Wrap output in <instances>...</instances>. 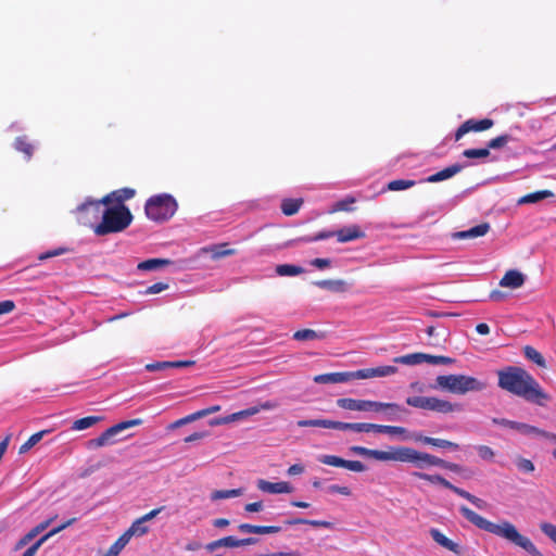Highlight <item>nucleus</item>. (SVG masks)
Instances as JSON below:
<instances>
[{
	"label": "nucleus",
	"instance_id": "13d9d810",
	"mask_svg": "<svg viewBox=\"0 0 556 556\" xmlns=\"http://www.w3.org/2000/svg\"><path fill=\"white\" fill-rule=\"evenodd\" d=\"M70 251L71 250L68 248L60 247V248H56V249H53V250H50V251H47L45 253L39 254L38 260L39 261H46L48 258L65 254V253H67Z\"/></svg>",
	"mask_w": 556,
	"mask_h": 556
},
{
	"label": "nucleus",
	"instance_id": "f03ea898",
	"mask_svg": "<svg viewBox=\"0 0 556 556\" xmlns=\"http://www.w3.org/2000/svg\"><path fill=\"white\" fill-rule=\"evenodd\" d=\"M459 511L477 528L511 542L516 546L525 549L531 556H544L529 538L518 532L517 528L511 522L503 521L498 525L494 523L464 505L459 507Z\"/></svg>",
	"mask_w": 556,
	"mask_h": 556
},
{
	"label": "nucleus",
	"instance_id": "680f3d73",
	"mask_svg": "<svg viewBox=\"0 0 556 556\" xmlns=\"http://www.w3.org/2000/svg\"><path fill=\"white\" fill-rule=\"evenodd\" d=\"M541 531L556 543V526L549 522H542L540 525Z\"/></svg>",
	"mask_w": 556,
	"mask_h": 556
},
{
	"label": "nucleus",
	"instance_id": "9d476101",
	"mask_svg": "<svg viewBox=\"0 0 556 556\" xmlns=\"http://www.w3.org/2000/svg\"><path fill=\"white\" fill-rule=\"evenodd\" d=\"M492 422L495 425H500V426H503L506 428L514 429V430L520 432L521 434H525L528 437H541L551 442L556 443V434L555 433L542 430L538 427H534V426H531L528 424L513 421V420H508L505 418H493Z\"/></svg>",
	"mask_w": 556,
	"mask_h": 556
},
{
	"label": "nucleus",
	"instance_id": "603ef678",
	"mask_svg": "<svg viewBox=\"0 0 556 556\" xmlns=\"http://www.w3.org/2000/svg\"><path fill=\"white\" fill-rule=\"evenodd\" d=\"M463 155L467 159H483L490 155V151L486 147L481 149H467L463 152Z\"/></svg>",
	"mask_w": 556,
	"mask_h": 556
},
{
	"label": "nucleus",
	"instance_id": "e2e57ef3",
	"mask_svg": "<svg viewBox=\"0 0 556 556\" xmlns=\"http://www.w3.org/2000/svg\"><path fill=\"white\" fill-rule=\"evenodd\" d=\"M198 419H200V418H199V416H198L197 412H194V413H192V414H190V415H187V416H185V417H182V418H180V419H178V420L174 421V422L169 426V428H172V429H174V428H178V427H181V426L187 425V424H189V422L195 421V420H198Z\"/></svg>",
	"mask_w": 556,
	"mask_h": 556
},
{
	"label": "nucleus",
	"instance_id": "6e6552de",
	"mask_svg": "<svg viewBox=\"0 0 556 556\" xmlns=\"http://www.w3.org/2000/svg\"><path fill=\"white\" fill-rule=\"evenodd\" d=\"M406 404L416 408L441 414H448L462 409L459 404H453L446 400H441L434 396H409L406 399Z\"/></svg>",
	"mask_w": 556,
	"mask_h": 556
},
{
	"label": "nucleus",
	"instance_id": "5fc2aeb1",
	"mask_svg": "<svg viewBox=\"0 0 556 556\" xmlns=\"http://www.w3.org/2000/svg\"><path fill=\"white\" fill-rule=\"evenodd\" d=\"M332 237H337V231L323 230V231L317 232L313 237L302 238L301 241H303V242H314V241L326 240V239H329V238H332Z\"/></svg>",
	"mask_w": 556,
	"mask_h": 556
},
{
	"label": "nucleus",
	"instance_id": "2eb2a0df",
	"mask_svg": "<svg viewBox=\"0 0 556 556\" xmlns=\"http://www.w3.org/2000/svg\"><path fill=\"white\" fill-rule=\"evenodd\" d=\"M397 367L393 365H383L375 368H364L356 370L357 379H370L376 377L392 376L397 372Z\"/></svg>",
	"mask_w": 556,
	"mask_h": 556
},
{
	"label": "nucleus",
	"instance_id": "79ce46f5",
	"mask_svg": "<svg viewBox=\"0 0 556 556\" xmlns=\"http://www.w3.org/2000/svg\"><path fill=\"white\" fill-rule=\"evenodd\" d=\"M324 333H319L313 329H302L293 333V339L296 341H311L323 339Z\"/></svg>",
	"mask_w": 556,
	"mask_h": 556
},
{
	"label": "nucleus",
	"instance_id": "49530a36",
	"mask_svg": "<svg viewBox=\"0 0 556 556\" xmlns=\"http://www.w3.org/2000/svg\"><path fill=\"white\" fill-rule=\"evenodd\" d=\"M49 431L48 430H42V431H39V432H36L34 434H31L28 440L23 443L21 446H20V454H24L26 452H28L33 446H35L42 438L46 433H48Z\"/></svg>",
	"mask_w": 556,
	"mask_h": 556
},
{
	"label": "nucleus",
	"instance_id": "39448f33",
	"mask_svg": "<svg viewBox=\"0 0 556 556\" xmlns=\"http://www.w3.org/2000/svg\"><path fill=\"white\" fill-rule=\"evenodd\" d=\"M437 387L454 394L478 392L486 388V383L475 377L465 375H441L435 379Z\"/></svg>",
	"mask_w": 556,
	"mask_h": 556
},
{
	"label": "nucleus",
	"instance_id": "7c9ffc66",
	"mask_svg": "<svg viewBox=\"0 0 556 556\" xmlns=\"http://www.w3.org/2000/svg\"><path fill=\"white\" fill-rule=\"evenodd\" d=\"M426 359V353H412L393 358L394 364H402L407 366H414L424 363Z\"/></svg>",
	"mask_w": 556,
	"mask_h": 556
},
{
	"label": "nucleus",
	"instance_id": "c85d7f7f",
	"mask_svg": "<svg viewBox=\"0 0 556 556\" xmlns=\"http://www.w3.org/2000/svg\"><path fill=\"white\" fill-rule=\"evenodd\" d=\"M113 201H115V200H114V195L111 192V193L106 194L105 197H103L101 200L86 201L85 203L79 205L77 210L79 212H85V211L92 208L96 212V214L98 215L101 211V205H109Z\"/></svg>",
	"mask_w": 556,
	"mask_h": 556
},
{
	"label": "nucleus",
	"instance_id": "423d86ee",
	"mask_svg": "<svg viewBox=\"0 0 556 556\" xmlns=\"http://www.w3.org/2000/svg\"><path fill=\"white\" fill-rule=\"evenodd\" d=\"M394 462L413 463L416 467L424 469L427 467H440L442 458L434 455L416 451L412 447L399 446L394 447Z\"/></svg>",
	"mask_w": 556,
	"mask_h": 556
},
{
	"label": "nucleus",
	"instance_id": "4468645a",
	"mask_svg": "<svg viewBox=\"0 0 556 556\" xmlns=\"http://www.w3.org/2000/svg\"><path fill=\"white\" fill-rule=\"evenodd\" d=\"M350 451L353 454L374 458V459L380 460V462L393 460V456H394V447H391L389 451H379V450L367 448V447L359 446V445H354V446L350 447Z\"/></svg>",
	"mask_w": 556,
	"mask_h": 556
},
{
	"label": "nucleus",
	"instance_id": "b1692460",
	"mask_svg": "<svg viewBox=\"0 0 556 556\" xmlns=\"http://www.w3.org/2000/svg\"><path fill=\"white\" fill-rule=\"evenodd\" d=\"M314 285L320 289L342 293L348 291L349 285L343 279H324L315 281Z\"/></svg>",
	"mask_w": 556,
	"mask_h": 556
},
{
	"label": "nucleus",
	"instance_id": "2f4dec72",
	"mask_svg": "<svg viewBox=\"0 0 556 556\" xmlns=\"http://www.w3.org/2000/svg\"><path fill=\"white\" fill-rule=\"evenodd\" d=\"M222 540H223L224 547H229V548L240 547V546H245V545H254L258 542V539L253 538V536L245 538V539H237L235 536L229 535V536L222 538Z\"/></svg>",
	"mask_w": 556,
	"mask_h": 556
},
{
	"label": "nucleus",
	"instance_id": "de8ad7c7",
	"mask_svg": "<svg viewBox=\"0 0 556 556\" xmlns=\"http://www.w3.org/2000/svg\"><path fill=\"white\" fill-rule=\"evenodd\" d=\"M242 494V489L216 490L211 494L213 501L237 497Z\"/></svg>",
	"mask_w": 556,
	"mask_h": 556
},
{
	"label": "nucleus",
	"instance_id": "4c0bfd02",
	"mask_svg": "<svg viewBox=\"0 0 556 556\" xmlns=\"http://www.w3.org/2000/svg\"><path fill=\"white\" fill-rule=\"evenodd\" d=\"M336 421L329 419H303L298 421V427H321L327 429H334Z\"/></svg>",
	"mask_w": 556,
	"mask_h": 556
},
{
	"label": "nucleus",
	"instance_id": "cd10ccee",
	"mask_svg": "<svg viewBox=\"0 0 556 556\" xmlns=\"http://www.w3.org/2000/svg\"><path fill=\"white\" fill-rule=\"evenodd\" d=\"M464 168L463 165L460 164H453L448 167H445L443 168L442 170L433 174V175H430L428 178H427V181L428 182H439V181H443L445 179H448L453 176H455L456 174H458L459 172H462V169Z\"/></svg>",
	"mask_w": 556,
	"mask_h": 556
},
{
	"label": "nucleus",
	"instance_id": "dca6fc26",
	"mask_svg": "<svg viewBox=\"0 0 556 556\" xmlns=\"http://www.w3.org/2000/svg\"><path fill=\"white\" fill-rule=\"evenodd\" d=\"M356 371L330 372L317 375L314 377L316 383H342L352 379H357Z\"/></svg>",
	"mask_w": 556,
	"mask_h": 556
},
{
	"label": "nucleus",
	"instance_id": "393cba45",
	"mask_svg": "<svg viewBox=\"0 0 556 556\" xmlns=\"http://www.w3.org/2000/svg\"><path fill=\"white\" fill-rule=\"evenodd\" d=\"M202 251L205 253H210L211 258L214 261L220 260L223 257L231 256L237 253V251L235 249L228 248V243L213 244L207 248H203Z\"/></svg>",
	"mask_w": 556,
	"mask_h": 556
},
{
	"label": "nucleus",
	"instance_id": "ea45409f",
	"mask_svg": "<svg viewBox=\"0 0 556 556\" xmlns=\"http://www.w3.org/2000/svg\"><path fill=\"white\" fill-rule=\"evenodd\" d=\"M523 355L526 356V358L533 362L539 367H542V368L546 367V362H545L543 355L539 351H536L533 346L526 345L523 348Z\"/></svg>",
	"mask_w": 556,
	"mask_h": 556
},
{
	"label": "nucleus",
	"instance_id": "864d4df0",
	"mask_svg": "<svg viewBox=\"0 0 556 556\" xmlns=\"http://www.w3.org/2000/svg\"><path fill=\"white\" fill-rule=\"evenodd\" d=\"M510 139H511V137L509 135H501L498 137L491 139L488 142L486 148L489 150L490 149H501L504 146H506L510 141Z\"/></svg>",
	"mask_w": 556,
	"mask_h": 556
},
{
	"label": "nucleus",
	"instance_id": "a18cd8bd",
	"mask_svg": "<svg viewBox=\"0 0 556 556\" xmlns=\"http://www.w3.org/2000/svg\"><path fill=\"white\" fill-rule=\"evenodd\" d=\"M135 189L122 188L112 192L116 205H125L124 202L135 197Z\"/></svg>",
	"mask_w": 556,
	"mask_h": 556
},
{
	"label": "nucleus",
	"instance_id": "c756f323",
	"mask_svg": "<svg viewBox=\"0 0 556 556\" xmlns=\"http://www.w3.org/2000/svg\"><path fill=\"white\" fill-rule=\"evenodd\" d=\"M383 405H390L389 407H383L382 412H387V419L391 421L402 420L403 415L409 413L408 409L396 403H383Z\"/></svg>",
	"mask_w": 556,
	"mask_h": 556
},
{
	"label": "nucleus",
	"instance_id": "3c124183",
	"mask_svg": "<svg viewBox=\"0 0 556 556\" xmlns=\"http://www.w3.org/2000/svg\"><path fill=\"white\" fill-rule=\"evenodd\" d=\"M515 464L519 471H522L526 473L533 472L535 469L534 464L530 459L521 457V456H518L516 458Z\"/></svg>",
	"mask_w": 556,
	"mask_h": 556
},
{
	"label": "nucleus",
	"instance_id": "c9c22d12",
	"mask_svg": "<svg viewBox=\"0 0 556 556\" xmlns=\"http://www.w3.org/2000/svg\"><path fill=\"white\" fill-rule=\"evenodd\" d=\"M101 420H103L102 416H87V417L75 420L72 425V430H75V431L85 430V429H88V428L94 426L96 424H98Z\"/></svg>",
	"mask_w": 556,
	"mask_h": 556
},
{
	"label": "nucleus",
	"instance_id": "f8f14e48",
	"mask_svg": "<svg viewBox=\"0 0 556 556\" xmlns=\"http://www.w3.org/2000/svg\"><path fill=\"white\" fill-rule=\"evenodd\" d=\"M276 407H277V404L275 402L266 401V402L260 404L258 406H252L247 409L233 413L226 417L215 418L210 421V425L211 426L225 425V424H228L231 421L240 420V419L249 417V416H253V415L260 413L261 410H270Z\"/></svg>",
	"mask_w": 556,
	"mask_h": 556
},
{
	"label": "nucleus",
	"instance_id": "6e6d98bb",
	"mask_svg": "<svg viewBox=\"0 0 556 556\" xmlns=\"http://www.w3.org/2000/svg\"><path fill=\"white\" fill-rule=\"evenodd\" d=\"M425 362L432 364V365H439V364L448 365V364L454 363L455 359L447 357V356H442V355L426 354Z\"/></svg>",
	"mask_w": 556,
	"mask_h": 556
},
{
	"label": "nucleus",
	"instance_id": "f257e3e1",
	"mask_svg": "<svg viewBox=\"0 0 556 556\" xmlns=\"http://www.w3.org/2000/svg\"><path fill=\"white\" fill-rule=\"evenodd\" d=\"M498 387L527 402L543 406L551 400L535 378L518 366H507L497 371Z\"/></svg>",
	"mask_w": 556,
	"mask_h": 556
},
{
	"label": "nucleus",
	"instance_id": "7ed1b4c3",
	"mask_svg": "<svg viewBox=\"0 0 556 556\" xmlns=\"http://www.w3.org/2000/svg\"><path fill=\"white\" fill-rule=\"evenodd\" d=\"M132 219V214L126 205L110 206L102 212V219L93 227V232L97 236L122 232Z\"/></svg>",
	"mask_w": 556,
	"mask_h": 556
},
{
	"label": "nucleus",
	"instance_id": "0eeeda50",
	"mask_svg": "<svg viewBox=\"0 0 556 556\" xmlns=\"http://www.w3.org/2000/svg\"><path fill=\"white\" fill-rule=\"evenodd\" d=\"M412 476L417 479L426 480L433 484H440L443 488L451 490L458 496L469 501L471 504H473L479 509H485L488 507V503L484 500L477 497L476 495L467 492L466 490L452 484L448 480H446L444 477H442L440 475H429V473L421 472V471H413Z\"/></svg>",
	"mask_w": 556,
	"mask_h": 556
},
{
	"label": "nucleus",
	"instance_id": "0e129e2a",
	"mask_svg": "<svg viewBox=\"0 0 556 556\" xmlns=\"http://www.w3.org/2000/svg\"><path fill=\"white\" fill-rule=\"evenodd\" d=\"M343 468L354 472H363L366 470V466L359 460H346L344 462Z\"/></svg>",
	"mask_w": 556,
	"mask_h": 556
},
{
	"label": "nucleus",
	"instance_id": "6ab92c4d",
	"mask_svg": "<svg viewBox=\"0 0 556 556\" xmlns=\"http://www.w3.org/2000/svg\"><path fill=\"white\" fill-rule=\"evenodd\" d=\"M526 277L516 269H509L505 273L500 281V286L505 288L518 289L523 286Z\"/></svg>",
	"mask_w": 556,
	"mask_h": 556
},
{
	"label": "nucleus",
	"instance_id": "bb28decb",
	"mask_svg": "<svg viewBox=\"0 0 556 556\" xmlns=\"http://www.w3.org/2000/svg\"><path fill=\"white\" fill-rule=\"evenodd\" d=\"M365 432L387 433V434H404L406 429L399 426H387L365 422Z\"/></svg>",
	"mask_w": 556,
	"mask_h": 556
},
{
	"label": "nucleus",
	"instance_id": "c03bdc74",
	"mask_svg": "<svg viewBox=\"0 0 556 556\" xmlns=\"http://www.w3.org/2000/svg\"><path fill=\"white\" fill-rule=\"evenodd\" d=\"M276 273L279 276H296L304 273V268L291 264H281L276 267Z\"/></svg>",
	"mask_w": 556,
	"mask_h": 556
},
{
	"label": "nucleus",
	"instance_id": "bf43d9fd",
	"mask_svg": "<svg viewBox=\"0 0 556 556\" xmlns=\"http://www.w3.org/2000/svg\"><path fill=\"white\" fill-rule=\"evenodd\" d=\"M477 453L479 457L483 460H493L495 456V452L488 445H478L476 446Z\"/></svg>",
	"mask_w": 556,
	"mask_h": 556
},
{
	"label": "nucleus",
	"instance_id": "58836bf2",
	"mask_svg": "<svg viewBox=\"0 0 556 556\" xmlns=\"http://www.w3.org/2000/svg\"><path fill=\"white\" fill-rule=\"evenodd\" d=\"M303 203L302 199H286L281 203V211L286 216L296 214Z\"/></svg>",
	"mask_w": 556,
	"mask_h": 556
},
{
	"label": "nucleus",
	"instance_id": "338daca9",
	"mask_svg": "<svg viewBox=\"0 0 556 556\" xmlns=\"http://www.w3.org/2000/svg\"><path fill=\"white\" fill-rule=\"evenodd\" d=\"M168 368H170V364H169L168 361L155 362V363H150V364L146 365V369L148 371L165 370V369H168Z\"/></svg>",
	"mask_w": 556,
	"mask_h": 556
},
{
	"label": "nucleus",
	"instance_id": "e433bc0d",
	"mask_svg": "<svg viewBox=\"0 0 556 556\" xmlns=\"http://www.w3.org/2000/svg\"><path fill=\"white\" fill-rule=\"evenodd\" d=\"M552 197H554V193L552 191H549V190H540V191L531 192V193H528V194L523 195L518 201V203H520V204H523V203H536L539 201H542L544 199L552 198Z\"/></svg>",
	"mask_w": 556,
	"mask_h": 556
},
{
	"label": "nucleus",
	"instance_id": "f704fd0d",
	"mask_svg": "<svg viewBox=\"0 0 556 556\" xmlns=\"http://www.w3.org/2000/svg\"><path fill=\"white\" fill-rule=\"evenodd\" d=\"M14 148L18 152H22L27 160L33 156L34 146L29 142L26 136H20L14 141Z\"/></svg>",
	"mask_w": 556,
	"mask_h": 556
},
{
	"label": "nucleus",
	"instance_id": "69168bd1",
	"mask_svg": "<svg viewBox=\"0 0 556 556\" xmlns=\"http://www.w3.org/2000/svg\"><path fill=\"white\" fill-rule=\"evenodd\" d=\"M168 287H169L168 283L155 282L152 286L148 287L143 293L144 294H156V293L167 290Z\"/></svg>",
	"mask_w": 556,
	"mask_h": 556
},
{
	"label": "nucleus",
	"instance_id": "1a4fd4ad",
	"mask_svg": "<svg viewBox=\"0 0 556 556\" xmlns=\"http://www.w3.org/2000/svg\"><path fill=\"white\" fill-rule=\"evenodd\" d=\"M142 424V419L136 418L130 420L121 421L105 431H103L98 438H94L88 442L89 447L98 448L104 445L113 444L115 441L113 438L119 432L129 429L131 427L140 426Z\"/></svg>",
	"mask_w": 556,
	"mask_h": 556
},
{
	"label": "nucleus",
	"instance_id": "a878e982",
	"mask_svg": "<svg viewBox=\"0 0 556 556\" xmlns=\"http://www.w3.org/2000/svg\"><path fill=\"white\" fill-rule=\"evenodd\" d=\"M430 535L431 538L433 539V541L435 543H438L439 545H441L442 547L455 553V554H459L460 553V547L457 543L453 542L452 540H450L446 535H444L440 530L438 529H431L430 530Z\"/></svg>",
	"mask_w": 556,
	"mask_h": 556
},
{
	"label": "nucleus",
	"instance_id": "09e8293b",
	"mask_svg": "<svg viewBox=\"0 0 556 556\" xmlns=\"http://www.w3.org/2000/svg\"><path fill=\"white\" fill-rule=\"evenodd\" d=\"M365 422H343L336 421L334 429L337 430H351L355 432H365Z\"/></svg>",
	"mask_w": 556,
	"mask_h": 556
},
{
	"label": "nucleus",
	"instance_id": "20e7f679",
	"mask_svg": "<svg viewBox=\"0 0 556 556\" xmlns=\"http://www.w3.org/2000/svg\"><path fill=\"white\" fill-rule=\"evenodd\" d=\"M177 201L168 193L152 195L144 205L147 217L156 223L170 219L177 212Z\"/></svg>",
	"mask_w": 556,
	"mask_h": 556
},
{
	"label": "nucleus",
	"instance_id": "ddd939ff",
	"mask_svg": "<svg viewBox=\"0 0 556 556\" xmlns=\"http://www.w3.org/2000/svg\"><path fill=\"white\" fill-rule=\"evenodd\" d=\"M494 122L491 118L483 119H467L464 122L455 132V140L458 141L463 136L468 134L469 131H484L490 129L493 126Z\"/></svg>",
	"mask_w": 556,
	"mask_h": 556
},
{
	"label": "nucleus",
	"instance_id": "9b49d317",
	"mask_svg": "<svg viewBox=\"0 0 556 556\" xmlns=\"http://www.w3.org/2000/svg\"><path fill=\"white\" fill-rule=\"evenodd\" d=\"M337 405L340 408L348 410H357V412H382L383 407H389L390 405H383V402L370 401V400H356L351 397H342L337 401Z\"/></svg>",
	"mask_w": 556,
	"mask_h": 556
},
{
	"label": "nucleus",
	"instance_id": "a19ab883",
	"mask_svg": "<svg viewBox=\"0 0 556 556\" xmlns=\"http://www.w3.org/2000/svg\"><path fill=\"white\" fill-rule=\"evenodd\" d=\"M146 522L144 521H141V517L138 518L137 520H135L130 528L125 531V535L130 540L131 536L134 535H137V536H142L144 535L146 533H148L149 531V528L144 525Z\"/></svg>",
	"mask_w": 556,
	"mask_h": 556
},
{
	"label": "nucleus",
	"instance_id": "a211bd4d",
	"mask_svg": "<svg viewBox=\"0 0 556 556\" xmlns=\"http://www.w3.org/2000/svg\"><path fill=\"white\" fill-rule=\"evenodd\" d=\"M365 232L358 225H350L337 230V240L341 243L365 238Z\"/></svg>",
	"mask_w": 556,
	"mask_h": 556
},
{
	"label": "nucleus",
	"instance_id": "412c9836",
	"mask_svg": "<svg viewBox=\"0 0 556 556\" xmlns=\"http://www.w3.org/2000/svg\"><path fill=\"white\" fill-rule=\"evenodd\" d=\"M490 230V225L488 223L479 224L468 230L457 231L453 235L454 239L465 240V239H473L478 237H482L486 235Z\"/></svg>",
	"mask_w": 556,
	"mask_h": 556
},
{
	"label": "nucleus",
	"instance_id": "473e14b6",
	"mask_svg": "<svg viewBox=\"0 0 556 556\" xmlns=\"http://www.w3.org/2000/svg\"><path fill=\"white\" fill-rule=\"evenodd\" d=\"M173 262L168 258H149L140 262L137 266L139 270H155L170 265Z\"/></svg>",
	"mask_w": 556,
	"mask_h": 556
},
{
	"label": "nucleus",
	"instance_id": "f3484780",
	"mask_svg": "<svg viewBox=\"0 0 556 556\" xmlns=\"http://www.w3.org/2000/svg\"><path fill=\"white\" fill-rule=\"evenodd\" d=\"M257 488L266 493L270 494H282V493H291L293 488L289 482L280 481V482H269L266 480H258Z\"/></svg>",
	"mask_w": 556,
	"mask_h": 556
},
{
	"label": "nucleus",
	"instance_id": "774afa93",
	"mask_svg": "<svg viewBox=\"0 0 556 556\" xmlns=\"http://www.w3.org/2000/svg\"><path fill=\"white\" fill-rule=\"evenodd\" d=\"M46 542V538L41 536L39 540H37L33 545H30L23 554L22 556H35L40 546Z\"/></svg>",
	"mask_w": 556,
	"mask_h": 556
},
{
	"label": "nucleus",
	"instance_id": "8fccbe9b",
	"mask_svg": "<svg viewBox=\"0 0 556 556\" xmlns=\"http://www.w3.org/2000/svg\"><path fill=\"white\" fill-rule=\"evenodd\" d=\"M415 186L414 180L409 179H395L388 184V189L391 191H401L406 190L410 187Z\"/></svg>",
	"mask_w": 556,
	"mask_h": 556
},
{
	"label": "nucleus",
	"instance_id": "052dcab7",
	"mask_svg": "<svg viewBox=\"0 0 556 556\" xmlns=\"http://www.w3.org/2000/svg\"><path fill=\"white\" fill-rule=\"evenodd\" d=\"M76 518H71L66 521H64L63 523H61L60 526L53 528L52 530H50L48 533H46L45 535H42L43 538H46V541L48 539H50L51 536L55 535L56 533L63 531L64 529L68 528L70 526H72L73 523L76 522Z\"/></svg>",
	"mask_w": 556,
	"mask_h": 556
},
{
	"label": "nucleus",
	"instance_id": "72a5a7b5",
	"mask_svg": "<svg viewBox=\"0 0 556 556\" xmlns=\"http://www.w3.org/2000/svg\"><path fill=\"white\" fill-rule=\"evenodd\" d=\"M287 526H295V525H309L315 528H326L330 529L333 527L332 522L326 520H309L303 518H293L285 521Z\"/></svg>",
	"mask_w": 556,
	"mask_h": 556
},
{
	"label": "nucleus",
	"instance_id": "37998d69",
	"mask_svg": "<svg viewBox=\"0 0 556 556\" xmlns=\"http://www.w3.org/2000/svg\"><path fill=\"white\" fill-rule=\"evenodd\" d=\"M130 540L123 533L106 551L103 556H118Z\"/></svg>",
	"mask_w": 556,
	"mask_h": 556
},
{
	"label": "nucleus",
	"instance_id": "5701e85b",
	"mask_svg": "<svg viewBox=\"0 0 556 556\" xmlns=\"http://www.w3.org/2000/svg\"><path fill=\"white\" fill-rule=\"evenodd\" d=\"M238 530L242 533L271 534V533L280 532L281 527H279V526H255V525H251V523H241L238 526Z\"/></svg>",
	"mask_w": 556,
	"mask_h": 556
},
{
	"label": "nucleus",
	"instance_id": "4d7b16f0",
	"mask_svg": "<svg viewBox=\"0 0 556 556\" xmlns=\"http://www.w3.org/2000/svg\"><path fill=\"white\" fill-rule=\"evenodd\" d=\"M319 460H320V463H323L325 465L333 466V467H342V468H343V465L345 462V459H343L339 456H336V455H324L319 458Z\"/></svg>",
	"mask_w": 556,
	"mask_h": 556
},
{
	"label": "nucleus",
	"instance_id": "4be33fe9",
	"mask_svg": "<svg viewBox=\"0 0 556 556\" xmlns=\"http://www.w3.org/2000/svg\"><path fill=\"white\" fill-rule=\"evenodd\" d=\"M414 440L417 442H421L424 444H428V445H432V446H437V447L453 448V450L459 448V444H457L455 442L444 440V439H439V438L426 437L420 433L414 434Z\"/></svg>",
	"mask_w": 556,
	"mask_h": 556
},
{
	"label": "nucleus",
	"instance_id": "aec40b11",
	"mask_svg": "<svg viewBox=\"0 0 556 556\" xmlns=\"http://www.w3.org/2000/svg\"><path fill=\"white\" fill-rule=\"evenodd\" d=\"M55 518H56V516L51 517V518L40 522L36 527H34L30 531H28L24 536H22L18 540V542L15 545V548L20 549V548L24 547L25 545H27L39 533H41L43 530H46Z\"/></svg>",
	"mask_w": 556,
	"mask_h": 556
}]
</instances>
